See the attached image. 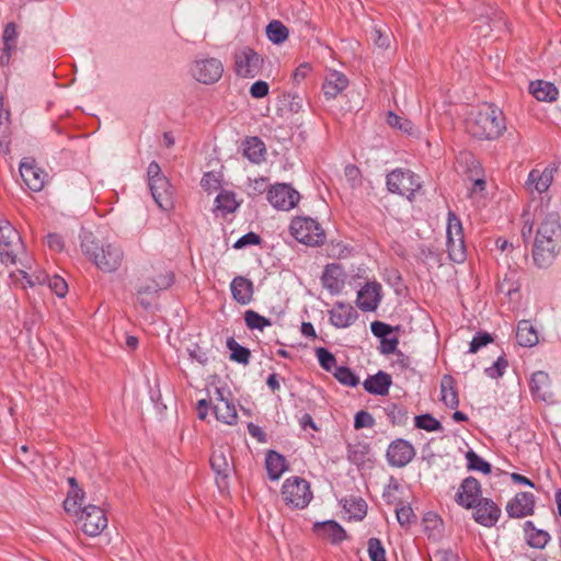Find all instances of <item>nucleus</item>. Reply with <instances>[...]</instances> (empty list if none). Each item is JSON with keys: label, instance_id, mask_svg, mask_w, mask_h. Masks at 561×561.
Segmentation results:
<instances>
[{"label": "nucleus", "instance_id": "obj_1", "mask_svg": "<svg viewBox=\"0 0 561 561\" xmlns=\"http://www.w3.org/2000/svg\"><path fill=\"white\" fill-rule=\"evenodd\" d=\"M538 228L533 248V259L540 268L550 266L561 250V224L559 214L547 211L542 206L535 210Z\"/></svg>", "mask_w": 561, "mask_h": 561}, {"label": "nucleus", "instance_id": "obj_2", "mask_svg": "<svg viewBox=\"0 0 561 561\" xmlns=\"http://www.w3.org/2000/svg\"><path fill=\"white\" fill-rule=\"evenodd\" d=\"M468 134L480 140L497 139L506 129L503 112L494 104L485 103L471 113L466 122Z\"/></svg>", "mask_w": 561, "mask_h": 561}, {"label": "nucleus", "instance_id": "obj_3", "mask_svg": "<svg viewBox=\"0 0 561 561\" xmlns=\"http://www.w3.org/2000/svg\"><path fill=\"white\" fill-rule=\"evenodd\" d=\"M24 251V244L19 231L7 219H0V261L4 264H15L16 257Z\"/></svg>", "mask_w": 561, "mask_h": 561}, {"label": "nucleus", "instance_id": "obj_4", "mask_svg": "<svg viewBox=\"0 0 561 561\" xmlns=\"http://www.w3.org/2000/svg\"><path fill=\"white\" fill-rule=\"evenodd\" d=\"M282 496L287 506L302 510L313 497L310 483L300 477H290L282 486Z\"/></svg>", "mask_w": 561, "mask_h": 561}, {"label": "nucleus", "instance_id": "obj_5", "mask_svg": "<svg viewBox=\"0 0 561 561\" xmlns=\"http://www.w3.org/2000/svg\"><path fill=\"white\" fill-rule=\"evenodd\" d=\"M290 233L299 242L317 247L325 241L324 230L310 217H296L290 224Z\"/></svg>", "mask_w": 561, "mask_h": 561}, {"label": "nucleus", "instance_id": "obj_6", "mask_svg": "<svg viewBox=\"0 0 561 561\" xmlns=\"http://www.w3.org/2000/svg\"><path fill=\"white\" fill-rule=\"evenodd\" d=\"M386 184L390 193L404 196L409 201L421 188L419 176L405 169H396L388 173Z\"/></svg>", "mask_w": 561, "mask_h": 561}, {"label": "nucleus", "instance_id": "obj_7", "mask_svg": "<svg viewBox=\"0 0 561 561\" xmlns=\"http://www.w3.org/2000/svg\"><path fill=\"white\" fill-rule=\"evenodd\" d=\"M174 283L172 272L159 274L157 277H148L137 287V300L140 306L148 310L152 306V301L161 290H165Z\"/></svg>", "mask_w": 561, "mask_h": 561}, {"label": "nucleus", "instance_id": "obj_8", "mask_svg": "<svg viewBox=\"0 0 561 561\" xmlns=\"http://www.w3.org/2000/svg\"><path fill=\"white\" fill-rule=\"evenodd\" d=\"M446 236L449 259L456 263H462L467 256L462 224L453 211L448 213Z\"/></svg>", "mask_w": 561, "mask_h": 561}, {"label": "nucleus", "instance_id": "obj_9", "mask_svg": "<svg viewBox=\"0 0 561 561\" xmlns=\"http://www.w3.org/2000/svg\"><path fill=\"white\" fill-rule=\"evenodd\" d=\"M79 522L84 534L89 536L100 535L107 526V517L103 508L98 505H81L78 510Z\"/></svg>", "mask_w": 561, "mask_h": 561}, {"label": "nucleus", "instance_id": "obj_10", "mask_svg": "<svg viewBox=\"0 0 561 561\" xmlns=\"http://www.w3.org/2000/svg\"><path fill=\"white\" fill-rule=\"evenodd\" d=\"M234 71L242 78H255L261 73L263 58L251 47L234 53Z\"/></svg>", "mask_w": 561, "mask_h": 561}, {"label": "nucleus", "instance_id": "obj_11", "mask_svg": "<svg viewBox=\"0 0 561 561\" xmlns=\"http://www.w3.org/2000/svg\"><path fill=\"white\" fill-rule=\"evenodd\" d=\"M415 455L414 446L403 438L392 440L386 451L389 466L394 468L405 467L413 460Z\"/></svg>", "mask_w": 561, "mask_h": 561}, {"label": "nucleus", "instance_id": "obj_12", "mask_svg": "<svg viewBox=\"0 0 561 561\" xmlns=\"http://www.w3.org/2000/svg\"><path fill=\"white\" fill-rule=\"evenodd\" d=\"M267 199L277 209L290 210L298 204L300 194L289 184L279 183L268 190Z\"/></svg>", "mask_w": 561, "mask_h": 561}, {"label": "nucleus", "instance_id": "obj_13", "mask_svg": "<svg viewBox=\"0 0 561 561\" xmlns=\"http://www.w3.org/2000/svg\"><path fill=\"white\" fill-rule=\"evenodd\" d=\"M192 76L201 83L213 84L224 72L222 62L217 58L196 60L191 69Z\"/></svg>", "mask_w": 561, "mask_h": 561}, {"label": "nucleus", "instance_id": "obj_14", "mask_svg": "<svg viewBox=\"0 0 561 561\" xmlns=\"http://www.w3.org/2000/svg\"><path fill=\"white\" fill-rule=\"evenodd\" d=\"M529 390L535 400L547 403L554 402L553 386L546 371L538 370L531 375L529 380Z\"/></svg>", "mask_w": 561, "mask_h": 561}, {"label": "nucleus", "instance_id": "obj_15", "mask_svg": "<svg viewBox=\"0 0 561 561\" xmlns=\"http://www.w3.org/2000/svg\"><path fill=\"white\" fill-rule=\"evenodd\" d=\"M482 494L480 482L473 477H467L456 493V502L465 508H472L479 502Z\"/></svg>", "mask_w": 561, "mask_h": 561}, {"label": "nucleus", "instance_id": "obj_16", "mask_svg": "<svg viewBox=\"0 0 561 561\" xmlns=\"http://www.w3.org/2000/svg\"><path fill=\"white\" fill-rule=\"evenodd\" d=\"M472 508L474 520L484 527L494 526L501 516V508L486 497L480 499Z\"/></svg>", "mask_w": 561, "mask_h": 561}, {"label": "nucleus", "instance_id": "obj_17", "mask_svg": "<svg viewBox=\"0 0 561 561\" xmlns=\"http://www.w3.org/2000/svg\"><path fill=\"white\" fill-rule=\"evenodd\" d=\"M123 251L115 244L101 245L100 252L95 255V265L104 272L116 271L123 261Z\"/></svg>", "mask_w": 561, "mask_h": 561}, {"label": "nucleus", "instance_id": "obj_18", "mask_svg": "<svg viewBox=\"0 0 561 561\" xmlns=\"http://www.w3.org/2000/svg\"><path fill=\"white\" fill-rule=\"evenodd\" d=\"M535 496L530 492H519L506 505L511 518H523L534 514Z\"/></svg>", "mask_w": 561, "mask_h": 561}, {"label": "nucleus", "instance_id": "obj_19", "mask_svg": "<svg viewBox=\"0 0 561 561\" xmlns=\"http://www.w3.org/2000/svg\"><path fill=\"white\" fill-rule=\"evenodd\" d=\"M330 322L337 329H344L352 325L358 318V313L353 306L344 302H335L329 311Z\"/></svg>", "mask_w": 561, "mask_h": 561}, {"label": "nucleus", "instance_id": "obj_20", "mask_svg": "<svg viewBox=\"0 0 561 561\" xmlns=\"http://www.w3.org/2000/svg\"><path fill=\"white\" fill-rule=\"evenodd\" d=\"M152 198L157 205L162 209H168L172 206V190L171 184L165 175L157 178L148 182Z\"/></svg>", "mask_w": 561, "mask_h": 561}, {"label": "nucleus", "instance_id": "obj_21", "mask_svg": "<svg viewBox=\"0 0 561 561\" xmlns=\"http://www.w3.org/2000/svg\"><path fill=\"white\" fill-rule=\"evenodd\" d=\"M210 466L217 478L227 479L233 470L231 461V453L228 447H219L215 449L210 456Z\"/></svg>", "mask_w": 561, "mask_h": 561}, {"label": "nucleus", "instance_id": "obj_22", "mask_svg": "<svg viewBox=\"0 0 561 561\" xmlns=\"http://www.w3.org/2000/svg\"><path fill=\"white\" fill-rule=\"evenodd\" d=\"M380 291L378 283L366 284L357 294V307L363 311H375L380 301Z\"/></svg>", "mask_w": 561, "mask_h": 561}, {"label": "nucleus", "instance_id": "obj_23", "mask_svg": "<svg viewBox=\"0 0 561 561\" xmlns=\"http://www.w3.org/2000/svg\"><path fill=\"white\" fill-rule=\"evenodd\" d=\"M20 174L26 186L33 192H39L45 184L47 173L33 163L21 162Z\"/></svg>", "mask_w": 561, "mask_h": 561}, {"label": "nucleus", "instance_id": "obj_24", "mask_svg": "<svg viewBox=\"0 0 561 561\" xmlns=\"http://www.w3.org/2000/svg\"><path fill=\"white\" fill-rule=\"evenodd\" d=\"M392 385V378L386 371L379 370L377 374L368 376L364 382V389L375 396H387Z\"/></svg>", "mask_w": 561, "mask_h": 561}, {"label": "nucleus", "instance_id": "obj_25", "mask_svg": "<svg viewBox=\"0 0 561 561\" xmlns=\"http://www.w3.org/2000/svg\"><path fill=\"white\" fill-rule=\"evenodd\" d=\"M230 289L233 299L240 305H248L253 299L254 286L247 277L236 276L230 284Z\"/></svg>", "mask_w": 561, "mask_h": 561}, {"label": "nucleus", "instance_id": "obj_26", "mask_svg": "<svg viewBox=\"0 0 561 561\" xmlns=\"http://www.w3.org/2000/svg\"><path fill=\"white\" fill-rule=\"evenodd\" d=\"M313 530L319 537L328 539L334 545L342 542L346 538V531L335 520L316 523Z\"/></svg>", "mask_w": 561, "mask_h": 561}, {"label": "nucleus", "instance_id": "obj_27", "mask_svg": "<svg viewBox=\"0 0 561 561\" xmlns=\"http://www.w3.org/2000/svg\"><path fill=\"white\" fill-rule=\"evenodd\" d=\"M554 171L556 169L551 167H547L543 171L538 169L531 170L526 182L528 188H534L538 193L546 192L553 181Z\"/></svg>", "mask_w": 561, "mask_h": 561}, {"label": "nucleus", "instance_id": "obj_28", "mask_svg": "<svg viewBox=\"0 0 561 561\" xmlns=\"http://www.w3.org/2000/svg\"><path fill=\"white\" fill-rule=\"evenodd\" d=\"M348 85L346 76L339 71H331L322 84V90L327 99H335Z\"/></svg>", "mask_w": 561, "mask_h": 561}, {"label": "nucleus", "instance_id": "obj_29", "mask_svg": "<svg viewBox=\"0 0 561 561\" xmlns=\"http://www.w3.org/2000/svg\"><path fill=\"white\" fill-rule=\"evenodd\" d=\"M342 268L337 264H329L325 266L321 283L331 294H337L341 290L342 280Z\"/></svg>", "mask_w": 561, "mask_h": 561}, {"label": "nucleus", "instance_id": "obj_30", "mask_svg": "<svg viewBox=\"0 0 561 561\" xmlns=\"http://www.w3.org/2000/svg\"><path fill=\"white\" fill-rule=\"evenodd\" d=\"M529 92L542 102H553L557 100L559 91L551 82L537 80L529 84Z\"/></svg>", "mask_w": 561, "mask_h": 561}, {"label": "nucleus", "instance_id": "obj_31", "mask_svg": "<svg viewBox=\"0 0 561 561\" xmlns=\"http://www.w3.org/2000/svg\"><path fill=\"white\" fill-rule=\"evenodd\" d=\"M265 144L259 137H248L243 141V156L253 163H260L265 159Z\"/></svg>", "mask_w": 561, "mask_h": 561}, {"label": "nucleus", "instance_id": "obj_32", "mask_svg": "<svg viewBox=\"0 0 561 561\" xmlns=\"http://www.w3.org/2000/svg\"><path fill=\"white\" fill-rule=\"evenodd\" d=\"M68 483L71 490L69 491L66 500L64 501V508L67 513L77 514L78 510L83 504L84 492L79 488L77 479L73 477L68 478Z\"/></svg>", "mask_w": 561, "mask_h": 561}, {"label": "nucleus", "instance_id": "obj_33", "mask_svg": "<svg viewBox=\"0 0 561 561\" xmlns=\"http://www.w3.org/2000/svg\"><path fill=\"white\" fill-rule=\"evenodd\" d=\"M442 401L446 407L456 409L459 405L456 380L450 375H444L440 380Z\"/></svg>", "mask_w": 561, "mask_h": 561}, {"label": "nucleus", "instance_id": "obj_34", "mask_svg": "<svg viewBox=\"0 0 561 561\" xmlns=\"http://www.w3.org/2000/svg\"><path fill=\"white\" fill-rule=\"evenodd\" d=\"M516 340L520 346L531 347L535 346L539 339L538 333L534 325L528 320H522L517 324Z\"/></svg>", "mask_w": 561, "mask_h": 561}, {"label": "nucleus", "instance_id": "obj_35", "mask_svg": "<svg viewBox=\"0 0 561 561\" xmlns=\"http://www.w3.org/2000/svg\"><path fill=\"white\" fill-rule=\"evenodd\" d=\"M265 466L271 480H278L286 469V459L280 454L270 450L265 458Z\"/></svg>", "mask_w": 561, "mask_h": 561}, {"label": "nucleus", "instance_id": "obj_36", "mask_svg": "<svg viewBox=\"0 0 561 561\" xmlns=\"http://www.w3.org/2000/svg\"><path fill=\"white\" fill-rule=\"evenodd\" d=\"M213 411L219 422L228 425H234L238 422L236 407L230 401H224L222 404H215Z\"/></svg>", "mask_w": 561, "mask_h": 561}, {"label": "nucleus", "instance_id": "obj_37", "mask_svg": "<svg viewBox=\"0 0 561 561\" xmlns=\"http://www.w3.org/2000/svg\"><path fill=\"white\" fill-rule=\"evenodd\" d=\"M2 38L4 47L3 55L1 56V64H4V61H9L11 53L16 47L18 31L16 25L13 22L5 25Z\"/></svg>", "mask_w": 561, "mask_h": 561}, {"label": "nucleus", "instance_id": "obj_38", "mask_svg": "<svg viewBox=\"0 0 561 561\" xmlns=\"http://www.w3.org/2000/svg\"><path fill=\"white\" fill-rule=\"evenodd\" d=\"M227 347L231 352L230 359L239 364L248 365L251 357L249 348L241 346L233 337L227 340Z\"/></svg>", "mask_w": 561, "mask_h": 561}, {"label": "nucleus", "instance_id": "obj_39", "mask_svg": "<svg viewBox=\"0 0 561 561\" xmlns=\"http://www.w3.org/2000/svg\"><path fill=\"white\" fill-rule=\"evenodd\" d=\"M369 453V445L366 443H356L347 445V459L356 465L360 466L365 462L366 456Z\"/></svg>", "mask_w": 561, "mask_h": 561}, {"label": "nucleus", "instance_id": "obj_40", "mask_svg": "<svg viewBox=\"0 0 561 561\" xmlns=\"http://www.w3.org/2000/svg\"><path fill=\"white\" fill-rule=\"evenodd\" d=\"M266 35L274 44H280L288 37V28L277 20L268 23L266 26Z\"/></svg>", "mask_w": 561, "mask_h": 561}, {"label": "nucleus", "instance_id": "obj_41", "mask_svg": "<svg viewBox=\"0 0 561 561\" xmlns=\"http://www.w3.org/2000/svg\"><path fill=\"white\" fill-rule=\"evenodd\" d=\"M385 412L392 425H404L409 419L405 407L391 403L385 408Z\"/></svg>", "mask_w": 561, "mask_h": 561}, {"label": "nucleus", "instance_id": "obj_42", "mask_svg": "<svg viewBox=\"0 0 561 561\" xmlns=\"http://www.w3.org/2000/svg\"><path fill=\"white\" fill-rule=\"evenodd\" d=\"M216 209L221 210L224 214L233 213L238 203L232 192H221L215 199Z\"/></svg>", "mask_w": 561, "mask_h": 561}, {"label": "nucleus", "instance_id": "obj_43", "mask_svg": "<svg viewBox=\"0 0 561 561\" xmlns=\"http://www.w3.org/2000/svg\"><path fill=\"white\" fill-rule=\"evenodd\" d=\"M244 322L250 330L263 331L265 327H271L272 322L270 319L259 314L254 310H247L244 312Z\"/></svg>", "mask_w": 561, "mask_h": 561}, {"label": "nucleus", "instance_id": "obj_44", "mask_svg": "<svg viewBox=\"0 0 561 561\" xmlns=\"http://www.w3.org/2000/svg\"><path fill=\"white\" fill-rule=\"evenodd\" d=\"M101 245L96 242L91 232H84L81 237V250L90 260L95 263V255L99 254Z\"/></svg>", "mask_w": 561, "mask_h": 561}, {"label": "nucleus", "instance_id": "obj_45", "mask_svg": "<svg viewBox=\"0 0 561 561\" xmlns=\"http://www.w3.org/2000/svg\"><path fill=\"white\" fill-rule=\"evenodd\" d=\"M333 376L344 386L356 387L359 383L358 377L346 366L335 367Z\"/></svg>", "mask_w": 561, "mask_h": 561}, {"label": "nucleus", "instance_id": "obj_46", "mask_svg": "<svg viewBox=\"0 0 561 561\" xmlns=\"http://www.w3.org/2000/svg\"><path fill=\"white\" fill-rule=\"evenodd\" d=\"M466 459L468 461L469 470L481 471L485 474L491 472V465L486 462L483 458H481L478 454H476L473 450H469L466 454Z\"/></svg>", "mask_w": 561, "mask_h": 561}, {"label": "nucleus", "instance_id": "obj_47", "mask_svg": "<svg viewBox=\"0 0 561 561\" xmlns=\"http://www.w3.org/2000/svg\"><path fill=\"white\" fill-rule=\"evenodd\" d=\"M316 355L318 357L320 366L324 370L333 373V369L335 370V367H337L335 356L327 348L318 347L316 350Z\"/></svg>", "mask_w": 561, "mask_h": 561}, {"label": "nucleus", "instance_id": "obj_48", "mask_svg": "<svg viewBox=\"0 0 561 561\" xmlns=\"http://www.w3.org/2000/svg\"><path fill=\"white\" fill-rule=\"evenodd\" d=\"M415 426L427 432H435L443 430L439 421L431 414H421L415 417Z\"/></svg>", "mask_w": 561, "mask_h": 561}, {"label": "nucleus", "instance_id": "obj_49", "mask_svg": "<svg viewBox=\"0 0 561 561\" xmlns=\"http://www.w3.org/2000/svg\"><path fill=\"white\" fill-rule=\"evenodd\" d=\"M397 520L402 527H409L416 523V515L410 505H401L396 508Z\"/></svg>", "mask_w": 561, "mask_h": 561}, {"label": "nucleus", "instance_id": "obj_50", "mask_svg": "<svg viewBox=\"0 0 561 561\" xmlns=\"http://www.w3.org/2000/svg\"><path fill=\"white\" fill-rule=\"evenodd\" d=\"M367 550L371 561H387L386 550L378 538H370L367 542Z\"/></svg>", "mask_w": 561, "mask_h": 561}, {"label": "nucleus", "instance_id": "obj_51", "mask_svg": "<svg viewBox=\"0 0 561 561\" xmlns=\"http://www.w3.org/2000/svg\"><path fill=\"white\" fill-rule=\"evenodd\" d=\"M387 123L393 128H398L404 133H411L413 125L410 121L404 119L393 112H389L387 115Z\"/></svg>", "mask_w": 561, "mask_h": 561}, {"label": "nucleus", "instance_id": "obj_52", "mask_svg": "<svg viewBox=\"0 0 561 561\" xmlns=\"http://www.w3.org/2000/svg\"><path fill=\"white\" fill-rule=\"evenodd\" d=\"M507 366L508 362L503 356H500L491 367L485 368L484 373L488 377L496 379L503 376Z\"/></svg>", "mask_w": 561, "mask_h": 561}, {"label": "nucleus", "instance_id": "obj_53", "mask_svg": "<svg viewBox=\"0 0 561 561\" xmlns=\"http://www.w3.org/2000/svg\"><path fill=\"white\" fill-rule=\"evenodd\" d=\"M390 35L386 32H382L381 28L373 27L370 32V39L379 48H388L390 45Z\"/></svg>", "mask_w": 561, "mask_h": 561}, {"label": "nucleus", "instance_id": "obj_54", "mask_svg": "<svg viewBox=\"0 0 561 561\" xmlns=\"http://www.w3.org/2000/svg\"><path fill=\"white\" fill-rule=\"evenodd\" d=\"M48 286L58 297H65L68 291L66 280L58 275L48 278Z\"/></svg>", "mask_w": 561, "mask_h": 561}, {"label": "nucleus", "instance_id": "obj_55", "mask_svg": "<svg viewBox=\"0 0 561 561\" xmlns=\"http://www.w3.org/2000/svg\"><path fill=\"white\" fill-rule=\"evenodd\" d=\"M493 337L486 332H478L470 342L469 353H477L482 346L491 343Z\"/></svg>", "mask_w": 561, "mask_h": 561}, {"label": "nucleus", "instance_id": "obj_56", "mask_svg": "<svg viewBox=\"0 0 561 561\" xmlns=\"http://www.w3.org/2000/svg\"><path fill=\"white\" fill-rule=\"evenodd\" d=\"M374 425H375V420L369 412L362 410L356 413L355 419H354V427L356 430H360V428H365V427L369 428V427H373Z\"/></svg>", "mask_w": 561, "mask_h": 561}, {"label": "nucleus", "instance_id": "obj_57", "mask_svg": "<svg viewBox=\"0 0 561 561\" xmlns=\"http://www.w3.org/2000/svg\"><path fill=\"white\" fill-rule=\"evenodd\" d=\"M262 242V238L255 232H248L242 236L237 242L233 244L234 249H243L248 245H259Z\"/></svg>", "mask_w": 561, "mask_h": 561}, {"label": "nucleus", "instance_id": "obj_58", "mask_svg": "<svg viewBox=\"0 0 561 561\" xmlns=\"http://www.w3.org/2000/svg\"><path fill=\"white\" fill-rule=\"evenodd\" d=\"M355 519H363L367 513V505L364 500L353 501L346 508Z\"/></svg>", "mask_w": 561, "mask_h": 561}, {"label": "nucleus", "instance_id": "obj_59", "mask_svg": "<svg viewBox=\"0 0 561 561\" xmlns=\"http://www.w3.org/2000/svg\"><path fill=\"white\" fill-rule=\"evenodd\" d=\"M370 330L373 334L377 337L386 339L390 333H392L393 328L381 321H374L370 324Z\"/></svg>", "mask_w": 561, "mask_h": 561}, {"label": "nucleus", "instance_id": "obj_60", "mask_svg": "<svg viewBox=\"0 0 561 561\" xmlns=\"http://www.w3.org/2000/svg\"><path fill=\"white\" fill-rule=\"evenodd\" d=\"M270 85L267 82L259 80L250 88V94L253 99H262L268 94Z\"/></svg>", "mask_w": 561, "mask_h": 561}, {"label": "nucleus", "instance_id": "obj_61", "mask_svg": "<svg viewBox=\"0 0 561 561\" xmlns=\"http://www.w3.org/2000/svg\"><path fill=\"white\" fill-rule=\"evenodd\" d=\"M550 536L547 531L538 530L535 535H533L528 543L534 548H543L549 541Z\"/></svg>", "mask_w": 561, "mask_h": 561}, {"label": "nucleus", "instance_id": "obj_62", "mask_svg": "<svg viewBox=\"0 0 561 561\" xmlns=\"http://www.w3.org/2000/svg\"><path fill=\"white\" fill-rule=\"evenodd\" d=\"M398 344H399V340L397 337H392V339H382L380 341V352L382 354H397L398 350Z\"/></svg>", "mask_w": 561, "mask_h": 561}, {"label": "nucleus", "instance_id": "obj_63", "mask_svg": "<svg viewBox=\"0 0 561 561\" xmlns=\"http://www.w3.org/2000/svg\"><path fill=\"white\" fill-rule=\"evenodd\" d=\"M47 245L49 249L60 252L64 249V240L61 236L57 233H49L47 236Z\"/></svg>", "mask_w": 561, "mask_h": 561}, {"label": "nucleus", "instance_id": "obj_64", "mask_svg": "<svg viewBox=\"0 0 561 561\" xmlns=\"http://www.w3.org/2000/svg\"><path fill=\"white\" fill-rule=\"evenodd\" d=\"M437 561H457L458 557L451 549H440L434 554Z\"/></svg>", "mask_w": 561, "mask_h": 561}]
</instances>
